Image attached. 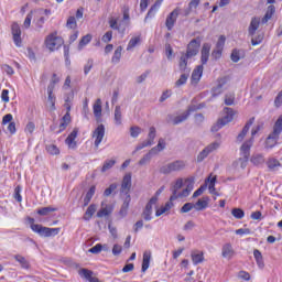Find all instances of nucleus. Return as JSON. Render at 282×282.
Segmentation results:
<instances>
[{
    "label": "nucleus",
    "instance_id": "obj_1",
    "mask_svg": "<svg viewBox=\"0 0 282 282\" xmlns=\"http://www.w3.org/2000/svg\"><path fill=\"white\" fill-rule=\"evenodd\" d=\"M186 187L178 193V191L184 186V180L177 178L174 184L171 186L172 195L170 197V202H175V199H180L182 197H188L191 193L193 192V188H195V181L193 178H186L185 180Z\"/></svg>",
    "mask_w": 282,
    "mask_h": 282
},
{
    "label": "nucleus",
    "instance_id": "obj_2",
    "mask_svg": "<svg viewBox=\"0 0 282 282\" xmlns=\"http://www.w3.org/2000/svg\"><path fill=\"white\" fill-rule=\"evenodd\" d=\"M282 133V115L278 118L273 126V131L268 135L264 149H274L279 144V138Z\"/></svg>",
    "mask_w": 282,
    "mask_h": 282
},
{
    "label": "nucleus",
    "instance_id": "obj_3",
    "mask_svg": "<svg viewBox=\"0 0 282 282\" xmlns=\"http://www.w3.org/2000/svg\"><path fill=\"white\" fill-rule=\"evenodd\" d=\"M31 230L40 235V237H56L61 232V228H48L39 224H34V218H29Z\"/></svg>",
    "mask_w": 282,
    "mask_h": 282
},
{
    "label": "nucleus",
    "instance_id": "obj_4",
    "mask_svg": "<svg viewBox=\"0 0 282 282\" xmlns=\"http://www.w3.org/2000/svg\"><path fill=\"white\" fill-rule=\"evenodd\" d=\"M224 116L223 118L218 119V121L212 127V131L216 133V131H219V129H223V127H226L229 122H232L235 120V115L237 111H235L232 108L226 107L224 109Z\"/></svg>",
    "mask_w": 282,
    "mask_h": 282
},
{
    "label": "nucleus",
    "instance_id": "obj_5",
    "mask_svg": "<svg viewBox=\"0 0 282 282\" xmlns=\"http://www.w3.org/2000/svg\"><path fill=\"white\" fill-rule=\"evenodd\" d=\"M186 169V162L182 160H176L171 163H167L160 167V173L163 175H171V173H180Z\"/></svg>",
    "mask_w": 282,
    "mask_h": 282
},
{
    "label": "nucleus",
    "instance_id": "obj_6",
    "mask_svg": "<svg viewBox=\"0 0 282 282\" xmlns=\"http://www.w3.org/2000/svg\"><path fill=\"white\" fill-rule=\"evenodd\" d=\"M63 43H65V41L63 40V37L58 36L57 32L48 34L44 41L46 50L51 52H56V50H58L63 45Z\"/></svg>",
    "mask_w": 282,
    "mask_h": 282
},
{
    "label": "nucleus",
    "instance_id": "obj_7",
    "mask_svg": "<svg viewBox=\"0 0 282 282\" xmlns=\"http://www.w3.org/2000/svg\"><path fill=\"white\" fill-rule=\"evenodd\" d=\"M155 135H156L155 127H150L148 140L139 143L135 147V150L132 152V155H135V153H138V151H142V149H147V147H153L154 141H155Z\"/></svg>",
    "mask_w": 282,
    "mask_h": 282
},
{
    "label": "nucleus",
    "instance_id": "obj_8",
    "mask_svg": "<svg viewBox=\"0 0 282 282\" xmlns=\"http://www.w3.org/2000/svg\"><path fill=\"white\" fill-rule=\"evenodd\" d=\"M200 45H202V40H199V37L192 40L187 45V51L185 55L189 56V58H193V56H197V54H199Z\"/></svg>",
    "mask_w": 282,
    "mask_h": 282
},
{
    "label": "nucleus",
    "instance_id": "obj_9",
    "mask_svg": "<svg viewBox=\"0 0 282 282\" xmlns=\"http://www.w3.org/2000/svg\"><path fill=\"white\" fill-rule=\"evenodd\" d=\"M93 138H95V147L98 149L105 138V124L100 123L93 132Z\"/></svg>",
    "mask_w": 282,
    "mask_h": 282
},
{
    "label": "nucleus",
    "instance_id": "obj_10",
    "mask_svg": "<svg viewBox=\"0 0 282 282\" xmlns=\"http://www.w3.org/2000/svg\"><path fill=\"white\" fill-rule=\"evenodd\" d=\"M11 33L13 36V42L17 47H21L23 44V40H21V26H19V23H13L11 25Z\"/></svg>",
    "mask_w": 282,
    "mask_h": 282
},
{
    "label": "nucleus",
    "instance_id": "obj_11",
    "mask_svg": "<svg viewBox=\"0 0 282 282\" xmlns=\"http://www.w3.org/2000/svg\"><path fill=\"white\" fill-rule=\"evenodd\" d=\"M177 17H180V10L174 9L165 20V28H167L169 32L175 28V23L177 22Z\"/></svg>",
    "mask_w": 282,
    "mask_h": 282
},
{
    "label": "nucleus",
    "instance_id": "obj_12",
    "mask_svg": "<svg viewBox=\"0 0 282 282\" xmlns=\"http://www.w3.org/2000/svg\"><path fill=\"white\" fill-rule=\"evenodd\" d=\"M130 192H131V173H128L122 178L120 193L123 195H129Z\"/></svg>",
    "mask_w": 282,
    "mask_h": 282
},
{
    "label": "nucleus",
    "instance_id": "obj_13",
    "mask_svg": "<svg viewBox=\"0 0 282 282\" xmlns=\"http://www.w3.org/2000/svg\"><path fill=\"white\" fill-rule=\"evenodd\" d=\"M213 45L210 43H204L200 50V63L202 65H206L208 63V58L210 57V48Z\"/></svg>",
    "mask_w": 282,
    "mask_h": 282
},
{
    "label": "nucleus",
    "instance_id": "obj_14",
    "mask_svg": "<svg viewBox=\"0 0 282 282\" xmlns=\"http://www.w3.org/2000/svg\"><path fill=\"white\" fill-rule=\"evenodd\" d=\"M93 113L97 122L102 120V100L100 98L96 99L95 104L93 105Z\"/></svg>",
    "mask_w": 282,
    "mask_h": 282
},
{
    "label": "nucleus",
    "instance_id": "obj_15",
    "mask_svg": "<svg viewBox=\"0 0 282 282\" xmlns=\"http://www.w3.org/2000/svg\"><path fill=\"white\" fill-rule=\"evenodd\" d=\"M76 138H78V128H74L65 140V143L67 144L68 149H76Z\"/></svg>",
    "mask_w": 282,
    "mask_h": 282
},
{
    "label": "nucleus",
    "instance_id": "obj_16",
    "mask_svg": "<svg viewBox=\"0 0 282 282\" xmlns=\"http://www.w3.org/2000/svg\"><path fill=\"white\" fill-rule=\"evenodd\" d=\"M260 25H261V18H258V17L252 18L248 28L249 36H253L254 34H257V30H259Z\"/></svg>",
    "mask_w": 282,
    "mask_h": 282
},
{
    "label": "nucleus",
    "instance_id": "obj_17",
    "mask_svg": "<svg viewBox=\"0 0 282 282\" xmlns=\"http://www.w3.org/2000/svg\"><path fill=\"white\" fill-rule=\"evenodd\" d=\"M265 164H267L268 170L271 171L272 173H274L275 171H279V169H281V162L274 156L269 158L267 160Z\"/></svg>",
    "mask_w": 282,
    "mask_h": 282
},
{
    "label": "nucleus",
    "instance_id": "obj_18",
    "mask_svg": "<svg viewBox=\"0 0 282 282\" xmlns=\"http://www.w3.org/2000/svg\"><path fill=\"white\" fill-rule=\"evenodd\" d=\"M228 83V79L226 77H221L218 79V84L216 87L213 88L212 90V96L213 98H217V96H219V94H221V89H224V86Z\"/></svg>",
    "mask_w": 282,
    "mask_h": 282
},
{
    "label": "nucleus",
    "instance_id": "obj_19",
    "mask_svg": "<svg viewBox=\"0 0 282 282\" xmlns=\"http://www.w3.org/2000/svg\"><path fill=\"white\" fill-rule=\"evenodd\" d=\"M221 254L224 259H232L235 257V249L232 248V245L227 242L223 246Z\"/></svg>",
    "mask_w": 282,
    "mask_h": 282
},
{
    "label": "nucleus",
    "instance_id": "obj_20",
    "mask_svg": "<svg viewBox=\"0 0 282 282\" xmlns=\"http://www.w3.org/2000/svg\"><path fill=\"white\" fill-rule=\"evenodd\" d=\"M204 74V66H197L192 73V85H197L202 80V75Z\"/></svg>",
    "mask_w": 282,
    "mask_h": 282
},
{
    "label": "nucleus",
    "instance_id": "obj_21",
    "mask_svg": "<svg viewBox=\"0 0 282 282\" xmlns=\"http://www.w3.org/2000/svg\"><path fill=\"white\" fill-rule=\"evenodd\" d=\"M254 124V118H251L242 128V131L237 135L238 142H243V138L248 135V131H250V127Z\"/></svg>",
    "mask_w": 282,
    "mask_h": 282
},
{
    "label": "nucleus",
    "instance_id": "obj_22",
    "mask_svg": "<svg viewBox=\"0 0 282 282\" xmlns=\"http://www.w3.org/2000/svg\"><path fill=\"white\" fill-rule=\"evenodd\" d=\"M250 162L253 164V166L261 167L265 164V156L261 153L253 154Z\"/></svg>",
    "mask_w": 282,
    "mask_h": 282
},
{
    "label": "nucleus",
    "instance_id": "obj_23",
    "mask_svg": "<svg viewBox=\"0 0 282 282\" xmlns=\"http://www.w3.org/2000/svg\"><path fill=\"white\" fill-rule=\"evenodd\" d=\"M252 144H254L253 138L245 141L240 148L241 155H247L250 158V149H252Z\"/></svg>",
    "mask_w": 282,
    "mask_h": 282
},
{
    "label": "nucleus",
    "instance_id": "obj_24",
    "mask_svg": "<svg viewBox=\"0 0 282 282\" xmlns=\"http://www.w3.org/2000/svg\"><path fill=\"white\" fill-rule=\"evenodd\" d=\"M162 1L164 0H156L154 4L150 8V10L147 13L145 21L149 19H153L155 14H158V10H160V7L162 6Z\"/></svg>",
    "mask_w": 282,
    "mask_h": 282
},
{
    "label": "nucleus",
    "instance_id": "obj_25",
    "mask_svg": "<svg viewBox=\"0 0 282 282\" xmlns=\"http://www.w3.org/2000/svg\"><path fill=\"white\" fill-rule=\"evenodd\" d=\"M113 213V207L112 205H105L104 203L101 204V208L97 213V217H109Z\"/></svg>",
    "mask_w": 282,
    "mask_h": 282
},
{
    "label": "nucleus",
    "instance_id": "obj_26",
    "mask_svg": "<svg viewBox=\"0 0 282 282\" xmlns=\"http://www.w3.org/2000/svg\"><path fill=\"white\" fill-rule=\"evenodd\" d=\"M208 202H210V198H208V196L198 199L194 204L195 210H206V208H208Z\"/></svg>",
    "mask_w": 282,
    "mask_h": 282
},
{
    "label": "nucleus",
    "instance_id": "obj_27",
    "mask_svg": "<svg viewBox=\"0 0 282 282\" xmlns=\"http://www.w3.org/2000/svg\"><path fill=\"white\" fill-rule=\"evenodd\" d=\"M253 258L256 259V263L260 270H263L265 268V262L263 261V254L259 249L253 250Z\"/></svg>",
    "mask_w": 282,
    "mask_h": 282
},
{
    "label": "nucleus",
    "instance_id": "obj_28",
    "mask_svg": "<svg viewBox=\"0 0 282 282\" xmlns=\"http://www.w3.org/2000/svg\"><path fill=\"white\" fill-rule=\"evenodd\" d=\"M149 265H151V251H144L141 272H147L149 270Z\"/></svg>",
    "mask_w": 282,
    "mask_h": 282
},
{
    "label": "nucleus",
    "instance_id": "obj_29",
    "mask_svg": "<svg viewBox=\"0 0 282 282\" xmlns=\"http://www.w3.org/2000/svg\"><path fill=\"white\" fill-rule=\"evenodd\" d=\"M166 149V141L163 138L159 139V143L152 148L150 151L154 155H158L160 152L164 151Z\"/></svg>",
    "mask_w": 282,
    "mask_h": 282
},
{
    "label": "nucleus",
    "instance_id": "obj_30",
    "mask_svg": "<svg viewBox=\"0 0 282 282\" xmlns=\"http://www.w3.org/2000/svg\"><path fill=\"white\" fill-rule=\"evenodd\" d=\"M275 12H276V8L272 4L269 6L264 17L261 20V22L263 24L268 23L270 21V19H272V17L274 15Z\"/></svg>",
    "mask_w": 282,
    "mask_h": 282
},
{
    "label": "nucleus",
    "instance_id": "obj_31",
    "mask_svg": "<svg viewBox=\"0 0 282 282\" xmlns=\"http://www.w3.org/2000/svg\"><path fill=\"white\" fill-rule=\"evenodd\" d=\"M141 41H142V37L140 35L132 36L128 43L127 52H131L133 47H135L137 45H140Z\"/></svg>",
    "mask_w": 282,
    "mask_h": 282
},
{
    "label": "nucleus",
    "instance_id": "obj_32",
    "mask_svg": "<svg viewBox=\"0 0 282 282\" xmlns=\"http://www.w3.org/2000/svg\"><path fill=\"white\" fill-rule=\"evenodd\" d=\"M48 102L52 109H56V96H54V88L47 86Z\"/></svg>",
    "mask_w": 282,
    "mask_h": 282
},
{
    "label": "nucleus",
    "instance_id": "obj_33",
    "mask_svg": "<svg viewBox=\"0 0 282 282\" xmlns=\"http://www.w3.org/2000/svg\"><path fill=\"white\" fill-rule=\"evenodd\" d=\"M96 195V186L93 185L88 192L86 193V196L84 197V206H89V202H91V198Z\"/></svg>",
    "mask_w": 282,
    "mask_h": 282
},
{
    "label": "nucleus",
    "instance_id": "obj_34",
    "mask_svg": "<svg viewBox=\"0 0 282 282\" xmlns=\"http://www.w3.org/2000/svg\"><path fill=\"white\" fill-rule=\"evenodd\" d=\"M115 124H117V127L122 124V108H120V106L115 107Z\"/></svg>",
    "mask_w": 282,
    "mask_h": 282
},
{
    "label": "nucleus",
    "instance_id": "obj_35",
    "mask_svg": "<svg viewBox=\"0 0 282 282\" xmlns=\"http://www.w3.org/2000/svg\"><path fill=\"white\" fill-rule=\"evenodd\" d=\"M14 259L15 261H18V263H20L21 268H23L24 270H30V262L26 261L25 257L21 254H15Z\"/></svg>",
    "mask_w": 282,
    "mask_h": 282
},
{
    "label": "nucleus",
    "instance_id": "obj_36",
    "mask_svg": "<svg viewBox=\"0 0 282 282\" xmlns=\"http://www.w3.org/2000/svg\"><path fill=\"white\" fill-rule=\"evenodd\" d=\"M95 214H96V205L91 204L90 206H88L87 210L84 214L85 221H89V219H91V217H94Z\"/></svg>",
    "mask_w": 282,
    "mask_h": 282
},
{
    "label": "nucleus",
    "instance_id": "obj_37",
    "mask_svg": "<svg viewBox=\"0 0 282 282\" xmlns=\"http://www.w3.org/2000/svg\"><path fill=\"white\" fill-rule=\"evenodd\" d=\"M188 58H191L188 55L182 54L178 63L181 72H186V67L188 66Z\"/></svg>",
    "mask_w": 282,
    "mask_h": 282
},
{
    "label": "nucleus",
    "instance_id": "obj_38",
    "mask_svg": "<svg viewBox=\"0 0 282 282\" xmlns=\"http://www.w3.org/2000/svg\"><path fill=\"white\" fill-rule=\"evenodd\" d=\"M120 58H122V46H118L112 55L111 63L118 64L120 63Z\"/></svg>",
    "mask_w": 282,
    "mask_h": 282
},
{
    "label": "nucleus",
    "instance_id": "obj_39",
    "mask_svg": "<svg viewBox=\"0 0 282 282\" xmlns=\"http://www.w3.org/2000/svg\"><path fill=\"white\" fill-rule=\"evenodd\" d=\"M79 276H82V279H86V281H90L91 276H94V271L88 270V269H80L78 271Z\"/></svg>",
    "mask_w": 282,
    "mask_h": 282
},
{
    "label": "nucleus",
    "instance_id": "obj_40",
    "mask_svg": "<svg viewBox=\"0 0 282 282\" xmlns=\"http://www.w3.org/2000/svg\"><path fill=\"white\" fill-rule=\"evenodd\" d=\"M192 261L194 265H198V263H202L204 261V253L202 252H192Z\"/></svg>",
    "mask_w": 282,
    "mask_h": 282
},
{
    "label": "nucleus",
    "instance_id": "obj_41",
    "mask_svg": "<svg viewBox=\"0 0 282 282\" xmlns=\"http://www.w3.org/2000/svg\"><path fill=\"white\" fill-rule=\"evenodd\" d=\"M116 166V160H106L101 167V173H107V171L113 169Z\"/></svg>",
    "mask_w": 282,
    "mask_h": 282
},
{
    "label": "nucleus",
    "instance_id": "obj_42",
    "mask_svg": "<svg viewBox=\"0 0 282 282\" xmlns=\"http://www.w3.org/2000/svg\"><path fill=\"white\" fill-rule=\"evenodd\" d=\"M56 210H58L57 208L54 207H43L37 209V215H41L42 217H47L48 213H56Z\"/></svg>",
    "mask_w": 282,
    "mask_h": 282
},
{
    "label": "nucleus",
    "instance_id": "obj_43",
    "mask_svg": "<svg viewBox=\"0 0 282 282\" xmlns=\"http://www.w3.org/2000/svg\"><path fill=\"white\" fill-rule=\"evenodd\" d=\"M231 215L235 217V219H243V217H246V212H243L241 208H232Z\"/></svg>",
    "mask_w": 282,
    "mask_h": 282
},
{
    "label": "nucleus",
    "instance_id": "obj_44",
    "mask_svg": "<svg viewBox=\"0 0 282 282\" xmlns=\"http://www.w3.org/2000/svg\"><path fill=\"white\" fill-rule=\"evenodd\" d=\"M153 155H154L153 152H151L150 150L149 153L144 154L143 158L139 161V166H145V164H149Z\"/></svg>",
    "mask_w": 282,
    "mask_h": 282
},
{
    "label": "nucleus",
    "instance_id": "obj_45",
    "mask_svg": "<svg viewBox=\"0 0 282 282\" xmlns=\"http://www.w3.org/2000/svg\"><path fill=\"white\" fill-rule=\"evenodd\" d=\"M89 43H91V34H87L82 37L78 44V50H83V47H85V45H89Z\"/></svg>",
    "mask_w": 282,
    "mask_h": 282
},
{
    "label": "nucleus",
    "instance_id": "obj_46",
    "mask_svg": "<svg viewBox=\"0 0 282 282\" xmlns=\"http://www.w3.org/2000/svg\"><path fill=\"white\" fill-rule=\"evenodd\" d=\"M66 28L69 30H76L78 28V23L76 22V18L74 15H70L66 21Z\"/></svg>",
    "mask_w": 282,
    "mask_h": 282
},
{
    "label": "nucleus",
    "instance_id": "obj_47",
    "mask_svg": "<svg viewBox=\"0 0 282 282\" xmlns=\"http://www.w3.org/2000/svg\"><path fill=\"white\" fill-rule=\"evenodd\" d=\"M219 147H221V142L215 141V142L208 144L205 149L209 153H215V151H217V149H219Z\"/></svg>",
    "mask_w": 282,
    "mask_h": 282
},
{
    "label": "nucleus",
    "instance_id": "obj_48",
    "mask_svg": "<svg viewBox=\"0 0 282 282\" xmlns=\"http://www.w3.org/2000/svg\"><path fill=\"white\" fill-rule=\"evenodd\" d=\"M34 12H36V11H35V10H32V11H30V12L28 13V15H26V18H25V20H24V23H23L25 30L30 29V25H32V19H33Z\"/></svg>",
    "mask_w": 282,
    "mask_h": 282
},
{
    "label": "nucleus",
    "instance_id": "obj_49",
    "mask_svg": "<svg viewBox=\"0 0 282 282\" xmlns=\"http://www.w3.org/2000/svg\"><path fill=\"white\" fill-rule=\"evenodd\" d=\"M109 26L111 28V30H117L118 32L124 33V29L123 30L120 29V25L118 24V20L115 18H111L109 20Z\"/></svg>",
    "mask_w": 282,
    "mask_h": 282
},
{
    "label": "nucleus",
    "instance_id": "obj_50",
    "mask_svg": "<svg viewBox=\"0 0 282 282\" xmlns=\"http://www.w3.org/2000/svg\"><path fill=\"white\" fill-rule=\"evenodd\" d=\"M46 151L50 153V155H58L61 153V150H58V147L54 144L46 145Z\"/></svg>",
    "mask_w": 282,
    "mask_h": 282
},
{
    "label": "nucleus",
    "instance_id": "obj_51",
    "mask_svg": "<svg viewBox=\"0 0 282 282\" xmlns=\"http://www.w3.org/2000/svg\"><path fill=\"white\" fill-rule=\"evenodd\" d=\"M249 160H250V156L242 155V158L238 159L237 165L240 166V169H246V166H248Z\"/></svg>",
    "mask_w": 282,
    "mask_h": 282
},
{
    "label": "nucleus",
    "instance_id": "obj_52",
    "mask_svg": "<svg viewBox=\"0 0 282 282\" xmlns=\"http://www.w3.org/2000/svg\"><path fill=\"white\" fill-rule=\"evenodd\" d=\"M155 204H158V196H153L152 198H150L144 209L153 213V206H155Z\"/></svg>",
    "mask_w": 282,
    "mask_h": 282
},
{
    "label": "nucleus",
    "instance_id": "obj_53",
    "mask_svg": "<svg viewBox=\"0 0 282 282\" xmlns=\"http://www.w3.org/2000/svg\"><path fill=\"white\" fill-rule=\"evenodd\" d=\"M140 133H142V128H140L138 126H132L130 128L131 138H138V135H140Z\"/></svg>",
    "mask_w": 282,
    "mask_h": 282
},
{
    "label": "nucleus",
    "instance_id": "obj_54",
    "mask_svg": "<svg viewBox=\"0 0 282 282\" xmlns=\"http://www.w3.org/2000/svg\"><path fill=\"white\" fill-rule=\"evenodd\" d=\"M188 80V74L184 73L181 75V77L176 80L175 85L176 87H182V85H186V82Z\"/></svg>",
    "mask_w": 282,
    "mask_h": 282
},
{
    "label": "nucleus",
    "instance_id": "obj_55",
    "mask_svg": "<svg viewBox=\"0 0 282 282\" xmlns=\"http://www.w3.org/2000/svg\"><path fill=\"white\" fill-rule=\"evenodd\" d=\"M188 119V113H183L181 116H177L173 119V124H181V122H184V120Z\"/></svg>",
    "mask_w": 282,
    "mask_h": 282
},
{
    "label": "nucleus",
    "instance_id": "obj_56",
    "mask_svg": "<svg viewBox=\"0 0 282 282\" xmlns=\"http://www.w3.org/2000/svg\"><path fill=\"white\" fill-rule=\"evenodd\" d=\"M116 188H118V184H116V183L110 184L109 187L105 189L104 196L109 197V195H111V193H113V191H116Z\"/></svg>",
    "mask_w": 282,
    "mask_h": 282
},
{
    "label": "nucleus",
    "instance_id": "obj_57",
    "mask_svg": "<svg viewBox=\"0 0 282 282\" xmlns=\"http://www.w3.org/2000/svg\"><path fill=\"white\" fill-rule=\"evenodd\" d=\"M232 63H239V61H241V55L239 54V50L235 48L231 52V56H230Z\"/></svg>",
    "mask_w": 282,
    "mask_h": 282
},
{
    "label": "nucleus",
    "instance_id": "obj_58",
    "mask_svg": "<svg viewBox=\"0 0 282 282\" xmlns=\"http://www.w3.org/2000/svg\"><path fill=\"white\" fill-rule=\"evenodd\" d=\"M94 67V59H88L86 65L84 66V74L87 76L91 72V68Z\"/></svg>",
    "mask_w": 282,
    "mask_h": 282
},
{
    "label": "nucleus",
    "instance_id": "obj_59",
    "mask_svg": "<svg viewBox=\"0 0 282 282\" xmlns=\"http://www.w3.org/2000/svg\"><path fill=\"white\" fill-rule=\"evenodd\" d=\"M224 45H226V36L220 35L217 43H216V48L217 50H224Z\"/></svg>",
    "mask_w": 282,
    "mask_h": 282
},
{
    "label": "nucleus",
    "instance_id": "obj_60",
    "mask_svg": "<svg viewBox=\"0 0 282 282\" xmlns=\"http://www.w3.org/2000/svg\"><path fill=\"white\" fill-rule=\"evenodd\" d=\"M209 154L210 153L208 152V150L204 148V150L200 151L199 154L197 155V162L204 161Z\"/></svg>",
    "mask_w": 282,
    "mask_h": 282
},
{
    "label": "nucleus",
    "instance_id": "obj_61",
    "mask_svg": "<svg viewBox=\"0 0 282 282\" xmlns=\"http://www.w3.org/2000/svg\"><path fill=\"white\" fill-rule=\"evenodd\" d=\"M193 208H195V204L193 203H186L183 205V207L181 208V213H191V210H193Z\"/></svg>",
    "mask_w": 282,
    "mask_h": 282
},
{
    "label": "nucleus",
    "instance_id": "obj_62",
    "mask_svg": "<svg viewBox=\"0 0 282 282\" xmlns=\"http://www.w3.org/2000/svg\"><path fill=\"white\" fill-rule=\"evenodd\" d=\"M2 69H3V72H6V74L8 76H14V68H12V66H10L8 64H3Z\"/></svg>",
    "mask_w": 282,
    "mask_h": 282
},
{
    "label": "nucleus",
    "instance_id": "obj_63",
    "mask_svg": "<svg viewBox=\"0 0 282 282\" xmlns=\"http://www.w3.org/2000/svg\"><path fill=\"white\" fill-rule=\"evenodd\" d=\"M111 39H113V32L108 31V32H106V33L102 35L101 41H102L104 43H109V42L111 41Z\"/></svg>",
    "mask_w": 282,
    "mask_h": 282
},
{
    "label": "nucleus",
    "instance_id": "obj_64",
    "mask_svg": "<svg viewBox=\"0 0 282 282\" xmlns=\"http://www.w3.org/2000/svg\"><path fill=\"white\" fill-rule=\"evenodd\" d=\"M225 105H227V107H231V105H235V95H226L225 97Z\"/></svg>",
    "mask_w": 282,
    "mask_h": 282
}]
</instances>
